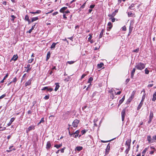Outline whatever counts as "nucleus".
<instances>
[{
  "label": "nucleus",
  "instance_id": "72a5a7b5",
  "mask_svg": "<svg viewBox=\"0 0 156 156\" xmlns=\"http://www.w3.org/2000/svg\"><path fill=\"white\" fill-rule=\"evenodd\" d=\"M108 26L109 27L110 29H112V25L111 22H109L108 24Z\"/></svg>",
  "mask_w": 156,
  "mask_h": 156
},
{
  "label": "nucleus",
  "instance_id": "7c9ffc66",
  "mask_svg": "<svg viewBox=\"0 0 156 156\" xmlns=\"http://www.w3.org/2000/svg\"><path fill=\"white\" fill-rule=\"evenodd\" d=\"M153 115H154L153 112L151 111H150L149 118L152 119L153 117Z\"/></svg>",
  "mask_w": 156,
  "mask_h": 156
},
{
  "label": "nucleus",
  "instance_id": "58836bf2",
  "mask_svg": "<svg viewBox=\"0 0 156 156\" xmlns=\"http://www.w3.org/2000/svg\"><path fill=\"white\" fill-rule=\"evenodd\" d=\"M145 73L146 74H148L149 73V71L148 70V69L147 68H146L145 69Z\"/></svg>",
  "mask_w": 156,
  "mask_h": 156
},
{
  "label": "nucleus",
  "instance_id": "f3484780",
  "mask_svg": "<svg viewBox=\"0 0 156 156\" xmlns=\"http://www.w3.org/2000/svg\"><path fill=\"white\" fill-rule=\"evenodd\" d=\"M18 58V56L17 55H14L12 58L11 59V61L13 60L14 61H16Z\"/></svg>",
  "mask_w": 156,
  "mask_h": 156
},
{
  "label": "nucleus",
  "instance_id": "6e6552de",
  "mask_svg": "<svg viewBox=\"0 0 156 156\" xmlns=\"http://www.w3.org/2000/svg\"><path fill=\"white\" fill-rule=\"evenodd\" d=\"M110 149V145L109 143L107 146L105 150V154H108L109 151Z\"/></svg>",
  "mask_w": 156,
  "mask_h": 156
},
{
  "label": "nucleus",
  "instance_id": "f704fd0d",
  "mask_svg": "<svg viewBox=\"0 0 156 156\" xmlns=\"http://www.w3.org/2000/svg\"><path fill=\"white\" fill-rule=\"evenodd\" d=\"M93 79L92 77H90L88 79L87 83H91V82L93 80Z\"/></svg>",
  "mask_w": 156,
  "mask_h": 156
},
{
  "label": "nucleus",
  "instance_id": "9d476101",
  "mask_svg": "<svg viewBox=\"0 0 156 156\" xmlns=\"http://www.w3.org/2000/svg\"><path fill=\"white\" fill-rule=\"evenodd\" d=\"M133 21H131L130 22V26L129 27V33H131V32L132 30V29L133 28V27L132 26L133 25Z\"/></svg>",
  "mask_w": 156,
  "mask_h": 156
},
{
  "label": "nucleus",
  "instance_id": "423d86ee",
  "mask_svg": "<svg viewBox=\"0 0 156 156\" xmlns=\"http://www.w3.org/2000/svg\"><path fill=\"white\" fill-rule=\"evenodd\" d=\"M131 140L130 139L127 140L126 141L125 145L128 146L127 148H130V144Z\"/></svg>",
  "mask_w": 156,
  "mask_h": 156
},
{
  "label": "nucleus",
  "instance_id": "1a4fd4ad",
  "mask_svg": "<svg viewBox=\"0 0 156 156\" xmlns=\"http://www.w3.org/2000/svg\"><path fill=\"white\" fill-rule=\"evenodd\" d=\"M147 140L148 141L149 143H151L154 142V141L153 140V138L152 137V138L151 139V136H147Z\"/></svg>",
  "mask_w": 156,
  "mask_h": 156
},
{
  "label": "nucleus",
  "instance_id": "c756f323",
  "mask_svg": "<svg viewBox=\"0 0 156 156\" xmlns=\"http://www.w3.org/2000/svg\"><path fill=\"white\" fill-rule=\"evenodd\" d=\"M58 42H57L56 43H53L52 45L51 46V48H54L55 47V46L58 43Z\"/></svg>",
  "mask_w": 156,
  "mask_h": 156
},
{
  "label": "nucleus",
  "instance_id": "f03ea898",
  "mask_svg": "<svg viewBox=\"0 0 156 156\" xmlns=\"http://www.w3.org/2000/svg\"><path fill=\"white\" fill-rule=\"evenodd\" d=\"M79 122L80 121L79 120L77 119H75L73 122L72 126L74 127H77Z\"/></svg>",
  "mask_w": 156,
  "mask_h": 156
},
{
  "label": "nucleus",
  "instance_id": "69168bd1",
  "mask_svg": "<svg viewBox=\"0 0 156 156\" xmlns=\"http://www.w3.org/2000/svg\"><path fill=\"white\" fill-rule=\"evenodd\" d=\"M132 14V13L131 12H128V16L130 17L131 16V15Z\"/></svg>",
  "mask_w": 156,
  "mask_h": 156
},
{
  "label": "nucleus",
  "instance_id": "de8ad7c7",
  "mask_svg": "<svg viewBox=\"0 0 156 156\" xmlns=\"http://www.w3.org/2000/svg\"><path fill=\"white\" fill-rule=\"evenodd\" d=\"M34 60V58H31V59L29 60L28 61V63H32L33 62Z\"/></svg>",
  "mask_w": 156,
  "mask_h": 156
},
{
  "label": "nucleus",
  "instance_id": "09e8293b",
  "mask_svg": "<svg viewBox=\"0 0 156 156\" xmlns=\"http://www.w3.org/2000/svg\"><path fill=\"white\" fill-rule=\"evenodd\" d=\"M121 29L123 31H126V27L125 26L122 27Z\"/></svg>",
  "mask_w": 156,
  "mask_h": 156
},
{
  "label": "nucleus",
  "instance_id": "c03bdc74",
  "mask_svg": "<svg viewBox=\"0 0 156 156\" xmlns=\"http://www.w3.org/2000/svg\"><path fill=\"white\" fill-rule=\"evenodd\" d=\"M68 129L69 130V135L70 136H73V135H74V133H70V129H69V128H68Z\"/></svg>",
  "mask_w": 156,
  "mask_h": 156
},
{
  "label": "nucleus",
  "instance_id": "a19ab883",
  "mask_svg": "<svg viewBox=\"0 0 156 156\" xmlns=\"http://www.w3.org/2000/svg\"><path fill=\"white\" fill-rule=\"evenodd\" d=\"M143 91H144V93L143 95V96L142 97V99H143L144 100L146 94L145 93V90H143Z\"/></svg>",
  "mask_w": 156,
  "mask_h": 156
},
{
  "label": "nucleus",
  "instance_id": "8fccbe9b",
  "mask_svg": "<svg viewBox=\"0 0 156 156\" xmlns=\"http://www.w3.org/2000/svg\"><path fill=\"white\" fill-rule=\"evenodd\" d=\"M6 96V94H5L2 95L0 97V100Z\"/></svg>",
  "mask_w": 156,
  "mask_h": 156
},
{
  "label": "nucleus",
  "instance_id": "49530a36",
  "mask_svg": "<svg viewBox=\"0 0 156 156\" xmlns=\"http://www.w3.org/2000/svg\"><path fill=\"white\" fill-rule=\"evenodd\" d=\"M86 2H85V3H84L83 4V5L82 6H81L80 8L81 9H83L84 8L85 6V5H86Z\"/></svg>",
  "mask_w": 156,
  "mask_h": 156
},
{
  "label": "nucleus",
  "instance_id": "37998d69",
  "mask_svg": "<svg viewBox=\"0 0 156 156\" xmlns=\"http://www.w3.org/2000/svg\"><path fill=\"white\" fill-rule=\"evenodd\" d=\"M29 20V17L27 15H26L25 17V20L27 21Z\"/></svg>",
  "mask_w": 156,
  "mask_h": 156
},
{
  "label": "nucleus",
  "instance_id": "c9c22d12",
  "mask_svg": "<svg viewBox=\"0 0 156 156\" xmlns=\"http://www.w3.org/2000/svg\"><path fill=\"white\" fill-rule=\"evenodd\" d=\"M148 149V147H146L145 148L143 151L142 152V154H145V153L146 152V151Z\"/></svg>",
  "mask_w": 156,
  "mask_h": 156
},
{
  "label": "nucleus",
  "instance_id": "6ab92c4d",
  "mask_svg": "<svg viewBox=\"0 0 156 156\" xmlns=\"http://www.w3.org/2000/svg\"><path fill=\"white\" fill-rule=\"evenodd\" d=\"M67 7H63L60 9L59 10V12L61 13H63L64 12V11L66 10L67 9Z\"/></svg>",
  "mask_w": 156,
  "mask_h": 156
},
{
  "label": "nucleus",
  "instance_id": "39448f33",
  "mask_svg": "<svg viewBox=\"0 0 156 156\" xmlns=\"http://www.w3.org/2000/svg\"><path fill=\"white\" fill-rule=\"evenodd\" d=\"M126 113V109H123L121 112L122 119L123 122H124Z\"/></svg>",
  "mask_w": 156,
  "mask_h": 156
},
{
  "label": "nucleus",
  "instance_id": "bf43d9fd",
  "mask_svg": "<svg viewBox=\"0 0 156 156\" xmlns=\"http://www.w3.org/2000/svg\"><path fill=\"white\" fill-rule=\"evenodd\" d=\"M152 119H151V118H149V120H148V124H150L151 123V122L152 121Z\"/></svg>",
  "mask_w": 156,
  "mask_h": 156
},
{
  "label": "nucleus",
  "instance_id": "4d7b16f0",
  "mask_svg": "<svg viewBox=\"0 0 156 156\" xmlns=\"http://www.w3.org/2000/svg\"><path fill=\"white\" fill-rule=\"evenodd\" d=\"M95 6V5H90V8H91V9H92Z\"/></svg>",
  "mask_w": 156,
  "mask_h": 156
},
{
  "label": "nucleus",
  "instance_id": "79ce46f5",
  "mask_svg": "<svg viewBox=\"0 0 156 156\" xmlns=\"http://www.w3.org/2000/svg\"><path fill=\"white\" fill-rule=\"evenodd\" d=\"M49 98V95H46L44 97V99L45 100H48V99Z\"/></svg>",
  "mask_w": 156,
  "mask_h": 156
},
{
  "label": "nucleus",
  "instance_id": "13d9d810",
  "mask_svg": "<svg viewBox=\"0 0 156 156\" xmlns=\"http://www.w3.org/2000/svg\"><path fill=\"white\" fill-rule=\"evenodd\" d=\"M17 81V79H16V77H15V78H14L13 80H12V82H16V81Z\"/></svg>",
  "mask_w": 156,
  "mask_h": 156
},
{
  "label": "nucleus",
  "instance_id": "338daca9",
  "mask_svg": "<svg viewBox=\"0 0 156 156\" xmlns=\"http://www.w3.org/2000/svg\"><path fill=\"white\" fill-rule=\"evenodd\" d=\"M134 95H133V94H131V95L130 96V97H129V98H131V99H133V98H134Z\"/></svg>",
  "mask_w": 156,
  "mask_h": 156
},
{
  "label": "nucleus",
  "instance_id": "c85d7f7f",
  "mask_svg": "<svg viewBox=\"0 0 156 156\" xmlns=\"http://www.w3.org/2000/svg\"><path fill=\"white\" fill-rule=\"evenodd\" d=\"M143 104V103H142L141 102H140V103L138 105V107H137V110H139V109H140V108H141V107L142 106Z\"/></svg>",
  "mask_w": 156,
  "mask_h": 156
},
{
  "label": "nucleus",
  "instance_id": "2eb2a0df",
  "mask_svg": "<svg viewBox=\"0 0 156 156\" xmlns=\"http://www.w3.org/2000/svg\"><path fill=\"white\" fill-rule=\"evenodd\" d=\"M83 147L82 146H78L75 149V151H80L82 150Z\"/></svg>",
  "mask_w": 156,
  "mask_h": 156
},
{
  "label": "nucleus",
  "instance_id": "f8f14e48",
  "mask_svg": "<svg viewBox=\"0 0 156 156\" xmlns=\"http://www.w3.org/2000/svg\"><path fill=\"white\" fill-rule=\"evenodd\" d=\"M25 68H27V71H26L28 72L31 70L32 68V67L31 66L30 64H28L27 65V66L26 67H25Z\"/></svg>",
  "mask_w": 156,
  "mask_h": 156
},
{
  "label": "nucleus",
  "instance_id": "ea45409f",
  "mask_svg": "<svg viewBox=\"0 0 156 156\" xmlns=\"http://www.w3.org/2000/svg\"><path fill=\"white\" fill-rule=\"evenodd\" d=\"M11 17L12 18V19H11V21L13 22H14V19L16 18V17H15L14 15H11Z\"/></svg>",
  "mask_w": 156,
  "mask_h": 156
},
{
  "label": "nucleus",
  "instance_id": "0eeeda50",
  "mask_svg": "<svg viewBox=\"0 0 156 156\" xmlns=\"http://www.w3.org/2000/svg\"><path fill=\"white\" fill-rule=\"evenodd\" d=\"M35 129V126L33 125H32L31 126H29L26 130V133H28L30 131L32 130H34Z\"/></svg>",
  "mask_w": 156,
  "mask_h": 156
},
{
  "label": "nucleus",
  "instance_id": "864d4df0",
  "mask_svg": "<svg viewBox=\"0 0 156 156\" xmlns=\"http://www.w3.org/2000/svg\"><path fill=\"white\" fill-rule=\"evenodd\" d=\"M86 132V131L85 129H84L81 131V133L82 135H83Z\"/></svg>",
  "mask_w": 156,
  "mask_h": 156
},
{
  "label": "nucleus",
  "instance_id": "f257e3e1",
  "mask_svg": "<svg viewBox=\"0 0 156 156\" xmlns=\"http://www.w3.org/2000/svg\"><path fill=\"white\" fill-rule=\"evenodd\" d=\"M146 64L140 62L136 64V68L138 70H142L145 67Z\"/></svg>",
  "mask_w": 156,
  "mask_h": 156
},
{
  "label": "nucleus",
  "instance_id": "052dcab7",
  "mask_svg": "<svg viewBox=\"0 0 156 156\" xmlns=\"http://www.w3.org/2000/svg\"><path fill=\"white\" fill-rule=\"evenodd\" d=\"M65 149V147H64L62 148L61 150H60V151L61 152V153H63L64 152V150Z\"/></svg>",
  "mask_w": 156,
  "mask_h": 156
},
{
  "label": "nucleus",
  "instance_id": "4be33fe9",
  "mask_svg": "<svg viewBox=\"0 0 156 156\" xmlns=\"http://www.w3.org/2000/svg\"><path fill=\"white\" fill-rule=\"evenodd\" d=\"M51 53L50 51L48 52L46 58V61H48L50 57Z\"/></svg>",
  "mask_w": 156,
  "mask_h": 156
},
{
  "label": "nucleus",
  "instance_id": "4c0bfd02",
  "mask_svg": "<svg viewBox=\"0 0 156 156\" xmlns=\"http://www.w3.org/2000/svg\"><path fill=\"white\" fill-rule=\"evenodd\" d=\"M130 148H127L125 151V153L126 154H128L129 151L130 150Z\"/></svg>",
  "mask_w": 156,
  "mask_h": 156
},
{
  "label": "nucleus",
  "instance_id": "bb28decb",
  "mask_svg": "<svg viewBox=\"0 0 156 156\" xmlns=\"http://www.w3.org/2000/svg\"><path fill=\"white\" fill-rule=\"evenodd\" d=\"M136 5V4L132 3L130 6H129V7L128 9H133V10L134 9H133L132 8L134 7H135V5Z\"/></svg>",
  "mask_w": 156,
  "mask_h": 156
},
{
  "label": "nucleus",
  "instance_id": "9b49d317",
  "mask_svg": "<svg viewBox=\"0 0 156 156\" xmlns=\"http://www.w3.org/2000/svg\"><path fill=\"white\" fill-rule=\"evenodd\" d=\"M32 80V78L28 80L25 83V85L26 87H27V86L30 85L31 83V81Z\"/></svg>",
  "mask_w": 156,
  "mask_h": 156
},
{
  "label": "nucleus",
  "instance_id": "cd10ccee",
  "mask_svg": "<svg viewBox=\"0 0 156 156\" xmlns=\"http://www.w3.org/2000/svg\"><path fill=\"white\" fill-rule=\"evenodd\" d=\"M38 19V17H32L31 18V22H33L34 21L37 20Z\"/></svg>",
  "mask_w": 156,
  "mask_h": 156
},
{
  "label": "nucleus",
  "instance_id": "2f4dec72",
  "mask_svg": "<svg viewBox=\"0 0 156 156\" xmlns=\"http://www.w3.org/2000/svg\"><path fill=\"white\" fill-rule=\"evenodd\" d=\"M62 146V144H55L54 145V147H56L57 149H58Z\"/></svg>",
  "mask_w": 156,
  "mask_h": 156
},
{
  "label": "nucleus",
  "instance_id": "393cba45",
  "mask_svg": "<svg viewBox=\"0 0 156 156\" xmlns=\"http://www.w3.org/2000/svg\"><path fill=\"white\" fill-rule=\"evenodd\" d=\"M116 13H115L114 12H113L112 13V14H108V16L110 17L111 18H112L114 17L116 15Z\"/></svg>",
  "mask_w": 156,
  "mask_h": 156
},
{
  "label": "nucleus",
  "instance_id": "4468645a",
  "mask_svg": "<svg viewBox=\"0 0 156 156\" xmlns=\"http://www.w3.org/2000/svg\"><path fill=\"white\" fill-rule=\"evenodd\" d=\"M125 95H124L123 97L122 98L121 100H120V101L119 102V103L118 105V107L123 102V101H124V100H125Z\"/></svg>",
  "mask_w": 156,
  "mask_h": 156
},
{
  "label": "nucleus",
  "instance_id": "680f3d73",
  "mask_svg": "<svg viewBox=\"0 0 156 156\" xmlns=\"http://www.w3.org/2000/svg\"><path fill=\"white\" fill-rule=\"evenodd\" d=\"M80 131L79 130H77L75 132L73 133H74V135L75 134H78V133H79Z\"/></svg>",
  "mask_w": 156,
  "mask_h": 156
},
{
  "label": "nucleus",
  "instance_id": "5701e85b",
  "mask_svg": "<svg viewBox=\"0 0 156 156\" xmlns=\"http://www.w3.org/2000/svg\"><path fill=\"white\" fill-rule=\"evenodd\" d=\"M156 91L154 94L153 95V98H152V101H154L156 100Z\"/></svg>",
  "mask_w": 156,
  "mask_h": 156
},
{
  "label": "nucleus",
  "instance_id": "0e129e2a",
  "mask_svg": "<svg viewBox=\"0 0 156 156\" xmlns=\"http://www.w3.org/2000/svg\"><path fill=\"white\" fill-rule=\"evenodd\" d=\"M153 86V84H149L147 86V87H152Z\"/></svg>",
  "mask_w": 156,
  "mask_h": 156
},
{
  "label": "nucleus",
  "instance_id": "3c124183",
  "mask_svg": "<svg viewBox=\"0 0 156 156\" xmlns=\"http://www.w3.org/2000/svg\"><path fill=\"white\" fill-rule=\"evenodd\" d=\"M74 62V61H68L67 63L69 64H72Z\"/></svg>",
  "mask_w": 156,
  "mask_h": 156
},
{
  "label": "nucleus",
  "instance_id": "e433bc0d",
  "mask_svg": "<svg viewBox=\"0 0 156 156\" xmlns=\"http://www.w3.org/2000/svg\"><path fill=\"white\" fill-rule=\"evenodd\" d=\"M44 118H42L41 119L40 121V122L38 123L37 124V125H39L41 123H42V122H44Z\"/></svg>",
  "mask_w": 156,
  "mask_h": 156
},
{
  "label": "nucleus",
  "instance_id": "7ed1b4c3",
  "mask_svg": "<svg viewBox=\"0 0 156 156\" xmlns=\"http://www.w3.org/2000/svg\"><path fill=\"white\" fill-rule=\"evenodd\" d=\"M47 90V91H48L50 92H51L53 90V89L51 87H43L42 89V90Z\"/></svg>",
  "mask_w": 156,
  "mask_h": 156
},
{
  "label": "nucleus",
  "instance_id": "aec40b11",
  "mask_svg": "<svg viewBox=\"0 0 156 156\" xmlns=\"http://www.w3.org/2000/svg\"><path fill=\"white\" fill-rule=\"evenodd\" d=\"M55 84L56 85V86L55 90V91H57L59 88L60 86L59 85V83H55Z\"/></svg>",
  "mask_w": 156,
  "mask_h": 156
},
{
  "label": "nucleus",
  "instance_id": "b1692460",
  "mask_svg": "<svg viewBox=\"0 0 156 156\" xmlns=\"http://www.w3.org/2000/svg\"><path fill=\"white\" fill-rule=\"evenodd\" d=\"M104 32H105V30L103 29H102V30L101 33L100 34V35H99V38H101L102 37L103 35V33Z\"/></svg>",
  "mask_w": 156,
  "mask_h": 156
},
{
  "label": "nucleus",
  "instance_id": "412c9836",
  "mask_svg": "<svg viewBox=\"0 0 156 156\" xmlns=\"http://www.w3.org/2000/svg\"><path fill=\"white\" fill-rule=\"evenodd\" d=\"M36 23H35L34 25L28 31H27V32L28 33H30L32 31V30H33L34 29V28L35 27L36 25Z\"/></svg>",
  "mask_w": 156,
  "mask_h": 156
},
{
  "label": "nucleus",
  "instance_id": "ddd939ff",
  "mask_svg": "<svg viewBox=\"0 0 156 156\" xmlns=\"http://www.w3.org/2000/svg\"><path fill=\"white\" fill-rule=\"evenodd\" d=\"M51 145L50 141L47 142L46 146V148L47 149H49L51 148Z\"/></svg>",
  "mask_w": 156,
  "mask_h": 156
},
{
  "label": "nucleus",
  "instance_id": "5fc2aeb1",
  "mask_svg": "<svg viewBox=\"0 0 156 156\" xmlns=\"http://www.w3.org/2000/svg\"><path fill=\"white\" fill-rule=\"evenodd\" d=\"M139 51V49L137 48L135 50H134L133 51V52H137Z\"/></svg>",
  "mask_w": 156,
  "mask_h": 156
},
{
  "label": "nucleus",
  "instance_id": "6e6d98bb",
  "mask_svg": "<svg viewBox=\"0 0 156 156\" xmlns=\"http://www.w3.org/2000/svg\"><path fill=\"white\" fill-rule=\"evenodd\" d=\"M41 12V11L40 10H37L35 12L36 14H39Z\"/></svg>",
  "mask_w": 156,
  "mask_h": 156
},
{
  "label": "nucleus",
  "instance_id": "20e7f679",
  "mask_svg": "<svg viewBox=\"0 0 156 156\" xmlns=\"http://www.w3.org/2000/svg\"><path fill=\"white\" fill-rule=\"evenodd\" d=\"M108 92L111 94L112 96L111 97H112V99H113L114 97L113 92L116 93L115 90L114 88H112Z\"/></svg>",
  "mask_w": 156,
  "mask_h": 156
},
{
  "label": "nucleus",
  "instance_id": "a18cd8bd",
  "mask_svg": "<svg viewBox=\"0 0 156 156\" xmlns=\"http://www.w3.org/2000/svg\"><path fill=\"white\" fill-rule=\"evenodd\" d=\"M86 75H87V74H83L82 75V76H81V78H80V80H82L83 78L84 77H85V76H86Z\"/></svg>",
  "mask_w": 156,
  "mask_h": 156
},
{
  "label": "nucleus",
  "instance_id": "a878e982",
  "mask_svg": "<svg viewBox=\"0 0 156 156\" xmlns=\"http://www.w3.org/2000/svg\"><path fill=\"white\" fill-rule=\"evenodd\" d=\"M104 66V64L103 63H100V64H98L97 65V67L98 68L100 69L102 68Z\"/></svg>",
  "mask_w": 156,
  "mask_h": 156
},
{
  "label": "nucleus",
  "instance_id": "dca6fc26",
  "mask_svg": "<svg viewBox=\"0 0 156 156\" xmlns=\"http://www.w3.org/2000/svg\"><path fill=\"white\" fill-rule=\"evenodd\" d=\"M15 119V118L13 117L11 118L9 122L7 124V126H10L11 124L14 121Z\"/></svg>",
  "mask_w": 156,
  "mask_h": 156
},
{
  "label": "nucleus",
  "instance_id": "e2e57ef3",
  "mask_svg": "<svg viewBox=\"0 0 156 156\" xmlns=\"http://www.w3.org/2000/svg\"><path fill=\"white\" fill-rule=\"evenodd\" d=\"M153 140H154V141L156 140V135L154 136H152Z\"/></svg>",
  "mask_w": 156,
  "mask_h": 156
},
{
  "label": "nucleus",
  "instance_id": "603ef678",
  "mask_svg": "<svg viewBox=\"0 0 156 156\" xmlns=\"http://www.w3.org/2000/svg\"><path fill=\"white\" fill-rule=\"evenodd\" d=\"M109 19V20L111 19V20L112 21V22H114L115 21V19L114 17L111 18H110Z\"/></svg>",
  "mask_w": 156,
  "mask_h": 156
},
{
  "label": "nucleus",
  "instance_id": "473e14b6",
  "mask_svg": "<svg viewBox=\"0 0 156 156\" xmlns=\"http://www.w3.org/2000/svg\"><path fill=\"white\" fill-rule=\"evenodd\" d=\"M132 100V99H131V98H129V99L127 100V101H126V104L127 105L129 104L130 102Z\"/></svg>",
  "mask_w": 156,
  "mask_h": 156
},
{
  "label": "nucleus",
  "instance_id": "774afa93",
  "mask_svg": "<svg viewBox=\"0 0 156 156\" xmlns=\"http://www.w3.org/2000/svg\"><path fill=\"white\" fill-rule=\"evenodd\" d=\"M64 80L66 82H68L69 80V78H66Z\"/></svg>",
  "mask_w": 156,
  "mask_h": 156
},
{
  "label": "nucleus",
  "instance_id": "a211bd4d",
  "mask_svg": "<svg viewBox=\"0 0 156 156\" xmlns=\"http://www.w3.org/2000/svg\"><path fill=\"white\" fill-rule=\"evenodd\" d=\"M136 69L135 68H133V69H132V72H131V77L133 79V76L134 75L135 73V72Z\"/></svg>",
  "mask_w": 156,
  "mask_h": 156
}]
</instances>
